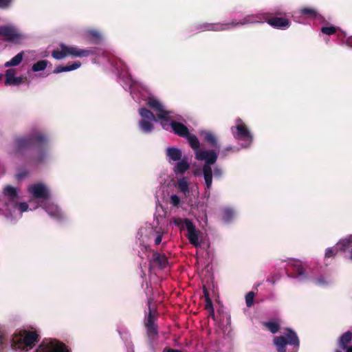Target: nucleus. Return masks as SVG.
Masks as SVG:
<instances>
[{
  "label": "nucleus",
  "instance_id": "37",
  "mask_svg": "<svg viewBox=\"0 0 352 352\" xmlns=\"http://www.w3.org/2000/svg\"><path fill=\"white\" fill-rule=\"evenodd\" d=\"M331 282V280L329 278H327V280H324V276H319L315 280V283L319 286H325L327 285L329 283Z\"/></svg>",
  "mask_w": 352,
  "mask_h": 352
},
{
  "label": "nucleus",
  "instance_id": "49",
  "mask_svg": "<svg viewBox=\"0 0 352 352\" xmlns=\"http://www.w3.org/2000/svg\"><path fill=\"white\" fill-rule=\"evenodd\" d=\"M127 352H134L133 349H132L131 350H128Z\"/></svg>",
  "mask_w": 352,
  "mask_h": 352
},
{
  "label": "nucleus",
  "instance_id": "10",
  "mask_svg": "<svg viewBox=\"0 0 352 352\" xmlns=\"http://www.w3.org/2000/svg\"><path fill=\"white\" fill-rule=\"evenodd\" d=\"M171 222L180 230H186L187 231L186 236L190 244L195 248L201 246V242L199 240L200 232L196 229L195 226L190 219L186 218L174 217Z\"/></svg>",
  "mask_w": 352,
  "mask_h": 352
},
{
  "label": "nucleus",
  "instance_id": "29",
  "mask_svg": "<svg viewBox=\"0 0 352 352\" xmlns=\"http://www.w3.org/2000/svg\"><path fill=\"white\" fill-rule=\"evenodd\" d=\"M23 52H20V53L17 54L11 60L6 62L4 65V66L6 67H13V66L19 65L23 60Z\"/></svg>",
  "mask_w": 352,
  "mask_h": 352
},
{
  "label": "nucleus",
  "instance_id": "36",
  "mask_svg": "<svg viewBox=\"0 0 352 352\" xmlns=\"http://www.w3.org/2000/svg\"><path fill=\"white\" fill-rule=\"evenodd\" d=\"M337 29L338 28L334 26L322 27L321 28V32L327 35H331L336 32Z\"/></svg>",
  "mask_w": 352,
  "mask_h": 352
},
{
  "label": "nucleus",
  "instance_id": "8",
  "mask_svg": "<svg viewBox=\"0 0 352 352\" xmlns=\"http://www.w3.org/2000/svg\"><path fill=\"white\" fill-rule=\"evenodd\" d=\"M38 338L36 332L23 331L13 336L10 342L11 348L16 351H27L38 342Z\"/></svg>",
  "mask_w": 352,
  "mask_h": 352
},
{
  "label": "nucleus",
  "instance_id": "27",
  "mask_svg": "<svg viewBox=\"0 0 352 352\" xmlns=\"http://www.w3.org/2000/svg\"><path fill=\"white\" fill-rule=\"evenodd\" d=\"M200 135H203L204 140L212 146H217V140L215 135L210 131H201Z\"/></svg>",
  "mask_w": 352,
  "mask_h": 352
},
{
  "label": "nucleus",
  "instance_id": "45",
  "mask_svg": "<svg viewBox=\"0 0 352 352\" xmlns=\"http://www.w3.org/2000/svg\"><path fill=\"white\" fill-rule=\"evenodd\" d=\"M346 43L349 47H352V38H349L346 40Z\"/></svg>",
  "mask_w": 352,
  "mask_h": 352
},
{
  "label": "nucleus",
  "instance_id": "46",
  "mask_svg": "<svg viewBox=\"0 0 352 352\" xmlns=\"http://www.w3.org/2000/svg\"><path fill=\"white\" fill-rule=\"evenodd\" d=\"M297 18H298V16H294V20H295L296 22H298V23H301V21H300V20L297 19Z\"/></svg>",
  "mask_w": 352,
  "mask_h": 352
},
{
  "label": "nucleus",
  "instance_id": "38",
  "mask_svg": "<svg viewBox=\"0 0 352 352\" xmlns=\"http://www.w3.org/2000/svg\"><path fill=\"white\" fill-rule=\"evenodd\" d=\"M46 157V153L43 151H39L36 155L34 158V161L36 163H41L44 161L45 158Z\"/></svg>",
  "mask_w": 352,
  "mask_h": 352
},
{
  "label": "nucleus",
  "instance_id": "9",
  "mask_svg": "<svg viewBox=\"0 0 352 352\" xmlns=\"http://www.w3.org/2000/svg\"><path fill=\"white\" fill-rule=\"evenodd\" d=\"M142 252L147 257L149 262V272L156 274L157 271L163 270L168 267L169 263L166 255L157 252L151 251L147 245H142Z\"/></svg>",
  "mask_w": 352,
  "mask_h": 352
},
{
  "label": "nucleus",
  "instance_id": "16",
  "mask_svg": "<svg viewBox=\"0 0 352 352\" xmlns=\"http://www.w3.org/2000/svg\"><path fill=\"white\" fill-rule=\"evenodd\" d=\"M352 247V235L340 240L334 247L328 248L325 251V257H333L338 251L345 252Z\"/></svg>",
  "mask_w": 352,
  "mask_h": 352
},
{
  "label": "nucleus",
  "instance_id": "52",
  "mask_svg": "<svg viewBox=\"0 0 352 352\" xmlns=\"http://www.w3.org/2000/svg\"><path fill=\"white\" fill-rule=\"evenodd\" d=\"M1 78H2V75H1V74H0V80L1 79Z\"/></svg>",
  "mask_w": 352,
  "mask_h": 352
},
{
  "label": "nucleus",
  "instance_id": "47",
  "mask_svg": "<svg viewBox=\"0 0 352 352\" xmlns=\"http://www.w3.org/2000/svg\"><path fill=\"white\" fill-rule=\"evenodd\" d=\"M139 256L140 258H144V256L142 255V254L140 253V252H139Z\"/></svg>",
  "mask_w": 352,
  "mask_h": 352
},
{
  "label": "nucleus",
  "instance_id": "12",
  "mask_svg": "<svg viewBox=\"0 0 352 352\" xmlns=\"http://www.w3.org/2000/svg\"><path fill=\"white\" fill-rule=\"evenodd\" d=\"M235 123V125L230 128L233 137L239 142H241L242 148L249 147L252 142V134L241 119H236Z\"/></svg>",
  "mask_w": 352,
  "mask_h": 352
},
{
  "label": "nucleus",
  "instance_id": "28",
  "mask_svg": "<svg viewBox=\"0 0 352 352\" xmlns=\"http://www.w3.org/2000/svg\"><path fill=\"white\" fill-rule=\"evenodd\" d=\"M264 326L273 334L278 331L280 323L278 320H272L263 323Z\"/></svg>",
  "mask_w": 352,
  "mask_h": 352
},
{
  "label": "nucleus",
  "instance_id": "50",
  "mask_svg": "<svg viewBox=\"0 0 352 352\" xmlns=\"http://www.w3.org/2000/svg\"><path fill=\"white\" fill-rule=\"evenodd\" d=\"M22 177L23 176H21V175H18V178H19V179L22 178Z\"/></svg>",
  "mask_w": 352,
  "mask_h": 352
},
{
  "label": "nucleus",
  "instance_id": "3",
  "mask_svg": "<svg viewBox=\"0 0 352 352\" xmlns=\"http://www.w3.org/2000/svg\"><path fill=\"white\" fill-rule=\"evenodd\" d=\"M19 192L16 188L10 185L6 186L3 191L6 199V212L4 214L8 219L16 220L22 216V213L28 210V204L25 202H18Z\"/></svg>",
  "mask_w": 352,
  "mask_h": 352
},
{
  "label": "nucleus",
  "instance_id": "19",
  "mask_svg": "<svg viewBox=\"0 0 352 352\" xmlns=\"http://www.w3.org/2000/svg\"><path fill=\"white\" fill-rule=\"evenodd\" d=\"M146 327L148 336L151 338H155L157 335V327L154 323V318L151 314V308L149 307V313L146 318Z\"/></svg>",
  "mask_w": 352,
  "mask_h": 352
},
{
  "label": "nucleus",
  "instance_id": "4",
  "mask_svg": "<svg viewBox=\"0 0 352 352\" xmlns=\"http://www.w3.org/2000/svg\"><path fill=\"white\" fill-rule=\"evenodd\" d=\"M27 190L34 198L43 201V208L50 217L56 219L62 217L61 211L58 206L50 201V190L45 184L42 183L34 184L30 185Z\"/></svg>",
  "mask_w": 352,
  "mask_h": 352
},
{
  "label": "nucleus",
  "instance_id": "33",
  "mask_svg": "<svg viewBox=\"0 0 352 352\" xmlns=\"http://www.w3.org/2000/svg\"><path fill=\"white\" fill-rule=\"evenodd\" d=\"M89 39L94 43H97L101 39L100 34L96 30H90L87 32Z\"/></svg>",
  "mask_w": 352,
  "mask_h": 352
},
{
  "label": "nucleus",
  "instance_id": "51",
  "mask_svg": "<svg viewBox=\"0 0 352 352\" xmlns=\"http://www.w3.org/2000/svg\"><path fill=\"white\" fill-rule=\"evenodd\" d=\"M144 275H145V274L143 273V274H142V275H141V277H142V278H143V276H144Z\"/></svg>",
  "mask_w": 352,
  "mask_h": 352
},
{
  "label": "nucleus",
  "instance_id": "21",
  "mask_svg": "<svg viewBox=\"0 0 352 352\" xmlns=\"http://www.w3.org/2000/svg\"><path fill=\"white\" fill-rule=\"evenodd\" d=\"M166 155L168 162L171 164L183 158L182 150L175 147L167 148Z\"/></svg>",
  "mask_w": 352,
  "mask_h": 352
},
{
  "label": "nucleus",
  "instance_id": "34",
  "mask_svg": "<svg viewBox=\"0 0 352 352\" xmlns=\"http://www.w3.org/2000/svg\"><path fill=\"white\" fill-rule=\"evenodd\" d=\"M204 296L206 298V307L208 309H210V311H211V316L212 317H214V309H213V307H212V301L209 297V294H208L207 291H206V287L204 286Z\"/></svg>",
  "mask_w": 352,
  "mask_h": 352
},
{
  "label": "nucleus",
  "instance_id": "17",
  "mask_svg": "<svg viewBox=\"0 0 352 352\" xmlns=\"http://www.w3.org/2000/svg\"><path fill=\"white\" fill-rule=\"evenodd\" d=\"M0 35L6 37V41L17 43L21 38L14 27L0 26Z\"/></svg>",
  "mask_w": 352,
  "mask_h": 352
},
{
  "label": "nucleus",
  "instance_id": "18",
  "mask_svg": "<svg viewBox=\"0 0 352 352\" xmlns=\"http://www.w3.org/2000/svg\"><path fill=\"white\" fill-rule=\"evenodd\" d=\"M288 263L291 265L294 271H295L297 274L296 276H293L294 278L297 279L299 282L303 281L307 278V276L305 274L302 263L300 261L289 258Z\"/></svg>",
  "mask_w": 352,
  "mask_h": 352
},
{
  "label": "nucleus",
  "instance_id": "20",
  "mask_svg": "<svg viewBox=\"0 0 352 352\" xmlns=\"http://www.w3.org/2000/svg\"><path fill=\"white\" fill-rule=\"evenodd\" d=\"M173 171L176 175L184 174L190 168V163L188 157L186 156L173 164Z\"/></svg>",
  "mask_w": 352,
  "mask_h": 352
},
{
  "label": "nucleus",
  "instance_id": "6",
  "mask_svg": "<svg viewBox=\"0 0 352 352\" xmlns=\"http://www.w3.org/2000/svg\"><path fill=\"white\" fill-rule=\"evenodd\" d=\"M217 157L218 153L214 150L201 149L195 153V158L197 160L205 162L203 166V176L206 185L205 195L207 198L210 196V189L212 184V170L210 165L216 162Z\"/></svg>",
  "mask_w": 352,
  "mask_h": 352
},
{
  "label": "nucleus",
  "instance_id": "42",
  "mask_svg": "<svg viewBox=\"0 0 352 352\" xmlns=\"http://www.w3.org/2000/svg\"><path fill=\"white\" fill-rule=\"evenodd\" d=\"M10 2H11V0H0V8H7Z\"/></svg>",
  "mask_w": 352,
  "mask_h": 352
},
{
  "label": "nucleus",
  "instance_id": "40",
  "mask_svg": "<svg viewBox=\"0 0 352 352\" xmlns=\"http://www.w3.org/2000/svg\"><path fill=\"white\" fill-rule=\"evenodd\" d=\"M5 336L3 332L0 331V352H5L6 348V343L5 342Z\"/></svg>",
  "mask_w": 352,
  "mask_h": 352
},
{
  "label": "nucleus",
  "instance_id": "15",
  "mask_svg": "<svg viewBox=\"0 0 352 352\" xmlns=\"http://www.w3.org/2000/svg\"><path fill=\"white\" fill-rule=\"evenodd\" d=\"M139 114L142 118V120L139 122L140 130L145 133H151L153 129V124L157 122L154 114L146 108H140Z\"/></svg>",
  "mask_w": 352,
  "mask_h": 352
},
{
  "label": "nucleus",
  "instance_id": "24",
  "mask_svg": "<svg viewBox=\"0 0 352 352\" xmlns=\"http://www.w3.org/2000/svg\"><path fill=\"white\" fill-rule=\"evenodd\" d=\"M15 71L12 69H9L6 72V85H19L22 82L21 77H15Z\"/></svg>",
  "mask_w": 352,
  "mask_h": 352
},
{
  "label": "nucleus",
  "instance_id": "2",
  "mask_svg": "<svg viewBox=\"0 0 352 352\" xmlns=\"http://www.w3.org/2000/svg\"><path fill=\"white\" fill-rule=\"evenodd\" d=\"M265 21H267L271 26L278 29L285 30L289 27V21L286 19L274 17L268 19L267 14L258 13L247 15L239 21H233L228 23H204L199 25V29L200 31H222L230 30L239 25L263 23Z\"/></svg>",
  "mask_w": 352,
  "mask_h": 352
},
{
  "label": "nucleus",
  "instance_id": "32",
  "mask_svg": "<svg viewBox=\"0 0 352 352\" xmlns=\"http://www.w3.org/2000/svg\"><path fill=\"white\" fill-rule=\"evenodd\" d=\"M48 62L45 60H39L32 65L33 72H38L44 70L47 66Z\"/></svg>",
  "mask_w": 352,
  "mask_h": 352
},
{
  "label": "nucleus",
  "instance_id": "35",
  "mask_svg": "<svg viewBox=\"0 0 352 352\" xmlns=\"http://www.w3.org/2000/svg\"><path fill=\"white\" fill-rule=\"evenodd\" d=\"M181 200L178 195L172 194L169 197V203L173 207H178L180 204Z\"/></svg>",
  "mask_w": 352,
  "mask_h": 352
},
{
  "label": "nucleus",
  "instance_id": "48",
  "mask_svg": "<svg viewBox=\"0 0 352 352\" xmlns=\"http://www.w3.org/2000/svg\"><path fill=\"white\" fill-rule=\"evenodd\" d=\"M350 259L352 260V248H351V256H350Z\"/></svg>",
  "mask_w": 352,
  "mask_h": 352
},
{
  "label": "nucleus",
  "instance_id": "31",
  "mask_svg": "<svg viewBox=\"0 0 352 352\" xmlns=\"http://www.w3.org/2000/svg\"><path fill=\"white\" fill-rule=\"evenodd\" d=\"M300 14L308 15L313 19H322V16L312 8H303L300 10Z\"/></svg>",
  "mask_w": 352,
  "mask_h": 352
},
{
  "label": "nucleus",
  "instance_id": "1",
  "mask_svg": "<svg viewBox=\"0 0 352 352\" xmlns=\"http://www.w3.org/2000/svg\"><path fill=\"white\" fill-rule=\"evenodd\" d=\"M115 68L118 71L122 87L124 89L129 87L132 98L137 102L140 103L142 100H147L146 104L156 113L157 117L161 120V125L164 129L172 130L175 134L182 138L188 135L189 131L186 126L174 120L173 117L170 116V111H166L158 100L148 96L147 90L129 75L128 68L122 60H119L116 63Z\"/></svg>",
  "mask_w": 352,
  "mask_h": 352
},
{
  "label": "nucleus",
  "instance_id": "25",
  "mask_svg": "<svg viewBox=\"0 0 352 352\" xmlns=\"http://www.w3.org/2000/svg\"><path fill=\"white\" fill-rule=\"evenodd\" d=\"M177 187L181 192L186 195L190 192V183L187 177H182L177 179Z\"/></svg>",
  "mask_w": 352,
  "mask_h": 352
},
{
  "label": "nucleus",
  "instance_id": "30",
  "mask_svg": "<svg viewBox=\"0 0 352 352\" xmlns=\"http://www.w3.org/2000/svg\"><path fill=\"white\" fill-rule=\"evenodd\" d=\"M234 216V212L231 208H224L222 210V219L224 222L230 221Z\"/></svg>",
  "mask_w": 352,
  "mask_h": 352
},
{
  "label": "nucleus",
  "instance_id": "43",
  "mask_svg": "<svg viewBox=\"0 0 352 352\" xmlns=\"http://www.w3.org/2000/svg\"><path fill=\"white\" fill-rule=\"evenodd\" d=\"M164 352H182V351L178 350V349H164Z\"/></svg>",
  "mask_w": 352,
  "mask_h": 352
},
{
  "label": "nucleus",
  "instance_id": "13",
  "mask_svg": "<svg viewBox=\"0 0 352 352\" xmlns=\"http://www.w3.org/2000/svg\"><path fill=\"white\" fill-rule=\"evenodd\" d=\"M164 230L162 228L153 227L141 228L138 232V240L139 241L140 248L142 245H146L144 242L155 236L154 242L155 245H159L162 242Z\"/></svg>",
  "mask_w": 352,
  "mask_h": 352
},
{
  "label": "nucleus",
  "instance_id": "41",
  "mask_svg": "<svg viewBox=\"0 0 352 352\" xmlns=\"http://www.w3.org/2000/svg\"><path fill=\"white\" fill-rule=\"evenodd\" d=\"M222 170L219 167H215L214 169V175L217 178H220L222 175Z\"/></svg>",
  "mask_w": 352,
  "mask_h": 352
},
{
  "label": "nucleus",
  "instance_id": "14",
  "mask_svg": "<svg viewBox=\"0 0 352 352\" xmlns=\"http://www.w3.org/2000/svg\"><path fill=\"white\" fill-rule=\"evenodd\" d=\"M34 352H69L66 346L56 340L45 338Z\"/></svg>",
  "mask_w": 352,
  "mask_h": 352
},
{
  "label": "nucleus",
  "instance_id": "11",
  "mask_svg": "<svg viewBox=\"0 0 352 352\" xmlns=\"http://www.w3.org/2000/svg\"><path fill=\"white\" fill-rule=\"evenodd\" d=\"M60 50H56L52 52L53 58L57 60L63 59L67 56L72 57H87L95 54L91 50H81L76 47L67 46L63 43L60 45Z\"/></svg>",
  "mask_w": 352,
  "mask_h": 352
},
{
  "label": "nucleus",
  "instance_id": "5",
  "mask_svg": "<svg viewBox=\"0 0 352 352\" xmlns=\"http://www.w3.org/2000/svg\"><path fill=\"white\" fill-rule=\"evenodd\" d=\"M46 141L47 138L44 135L37 131H34L28 136L15 138L10 145L9 153L11 155H20L28 148H40L46 143Z\"/></svg>",
  "mask_w": 352,
  "mask_h": 352
},
{
  "label": "nucleus",
  "instance_id": "26",
  "mask_svg": "<svg viewBox=\"0 0 352 352\" xmlns=\"http://www.w3.org/2000/svg\"><path fill=\"white\" fill-rule=\"evenodd\" d=\"M185 138L188 140L190 147L194 150L195 154L197 151H201L199 148L200 143L198 138L193 134H190V133L185 137Z\"/></svg>",
  "mask_w": 352,
  "mask_h": 352
},
{
  "label": "nucleus",
  "instance_id": "23",
  "mask_svg": "<svg viewBox=\"0 0 352 352\" xmlns=\"http://www.w3.org/2000/svg\"><path fill=\"white\" fill-rule=\"evenodd\" d=\"M81 65L80 61H74L70 65H59L56 66L53 72L54 74H59L61 72H67L73 70H76L79 68Z\"/></svg>",
  "mask_w": 352,
  "mask_h": 352
},
{
  "label": "nucleus",
  "instance_id": "22",
  "mask_svg": "<svg viewBox=\"0 0 352 352\" xmlns=\"http://www.w3.org/2000/svg\"><path fill=\"white\" fill-rule=\"evenodd\" d=\"M352 340V333L349 331L342 334L340 338V346L345 351V352H352V346H348V344ZM336 352H342L340 351H336Z\"/></svg>",
  "mask_w": 352,
  "mask_h": 352
},
{
  "label": "nucleus",
  "instance_id": "7",
  "mask_svg": "<svg viewBox=\"0 0 352 352\" xmlns=\"http://www.w3.org/2000/svg\"><path fill=\"white\" fill-rule=\"evenodd\" d=\"M274 344L278 352H297L299 348V339L295 331L287 329L286 332L279 336H275Z\"/></svg>",
  "mask_w": 352,
  "mask_h": 352
},
{
  "label": "nucleus",
  "instance_id": "39",
  "mask_svg": "<svg viewBox=\"0 0 352 352\" xmlns=\"http://www.w3.org/2000/svg\"><path fill=\"white\" fill-rule=\"evenodd\" d=\"M254 297V293L253 292H250L245 296V302L248 307H251L253 305Z\"/></svg>",
  "mask_w": 352,
  "mask_h": 352
},
{
  "label": "nucleus",
  "instance_id": "44",
  "mask_svg": "<svg viewBox=\"0 0 352 352\" xmlns=\"http://www.w3.org/2000/svg\"><path fill=\"white\" fill-rule=\"evenodd\" d=\"M232 149V148L231 146H228V147H226V148H225V150H224V151H223L222 153H223L224 155H226V153H227V152H228V151H231Z\"/></svg>",
  "mask_w": 352,
  "mask_h": 352
}]
</instances>
